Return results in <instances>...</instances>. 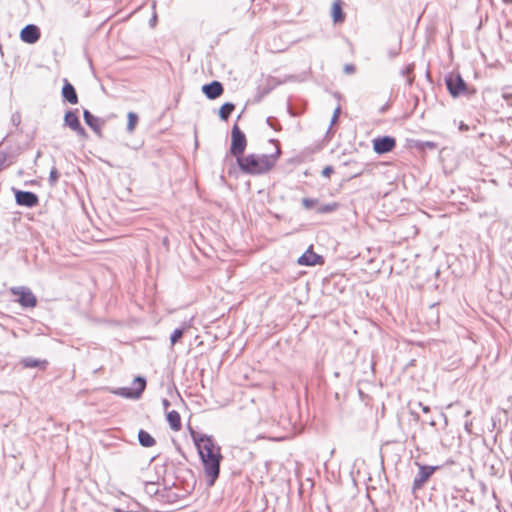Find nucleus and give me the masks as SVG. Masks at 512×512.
Masks as SVG:
<instances>
[{"label": "nucleus", "mask_w": 512, "mask_h": 512, "mask_svg": "<svg viewBox=\"0 0 512 512\" xmlns=\"http://www.w3.org/2000/svg\"><path fill=\"white\" fill-rule=\"evenodd\" d=\"M247 146V139L245 133L240 129L237 123H234L231 129V142L229 153L235 158L240 160L245 148Z\"/></svg>", "instance_id": "4"}, {"label": "nucleus", "mask_w": 512, "mask_h": 512, "mask_svg": "<svg viewBox=\"0 0 512 512\" xmlns=\"http://www.w3.org/2000/svg\"><path fill=\"white\" fill-rule=\"evenodd\" d=\"M274 162H231L228 174L238 177L239 174L258 175L272 169Z\"/></svg>", "instance_id": "3"}, {"label": "nucleus", "mask_w": 512, "mask_h": 512, "mask_svg": "<svg viewBox=\"0 0 512 512\" xmlns=\"http://www.w3.org/2000/svg\"><path fill=\"white\" fill-rule=\"evenodd\" d=\"M155 6H156V2H155V1H153V3H152V8H153V9H155Z\"/></svg>", "instance_id": "56"}, {"label": "nucleus", "mask_w": 512, "mask_h": 512, "mask_svg": "<svg viewBox=\"0 0 512 512\" xmlns=\"http://www.w3.org/2000/svg\"><path fill=\"white\" fill-rule=\"evenodd\" d=\"M61 100L64 104L76 105L79 102L77 91L74 85L67 79H63L61 88Z\"/></svg>", "instance_id": "12"}, {"label": "nucleus", "mask_w": 512, "mask_h": 512, "mask_svg": "<svg viewBox=\"0 0 512 512\" xmlns=\"http://www.w3.org/2000/svg\"><path fill=\"white\" fill-rule=\"evenodd\" d=\"M146 490L147 492L152 495V494H156L157 493V489L155 488V484L154 483H148L146 485Z\"/></svg>", "instance_id": "36"}, {"label": "nucleus", "mask_w": 512, "mask_h": 512, "mask_svg": "<svg viewBox=\"0 0 512 512\" xmlns=\"http://www.w3.org/2000/svg\"><path fill=\"white\" fill-rule=\"evenodd\" d=\"M400 50H401V40H399V43H398V45H397L396 47L391 48V49H389V50H388V56H389V58H390V59H393V58H395L396 56H398V55H399V53H400Z\"/></svg>", "instance_id": "30"}, {"label": "nucleus", "mask_w": 512, "mask_h": 512, "mask_svg": "<svg viewBox=\"0 0 512 512\" xmlns=\"http://www.w3.org/2000/svg\"><path fill=\"white\" fill-rule=\"evenodd\" d=\"M406 147L409 149H416L421 157L426 156V151H433L440 155L438 143L434 141H422L416 139H407Z\"/></svg>", "instance_id": "9"}, {"label": "nucleus", "mask_w": 512, "mask_h": 512, "mask_svg": "<svg viewBox=\"0 0 512 512\" xmlns=\"http://www.w3.org/2000/svg\"><path fill=\"white\" fill-rule=\"evenodd\" d=\"M444 83L449 95L454 98H471L477 92L476 88L469 86L459 72L450 71L444 76Z\"/></svg>", "instance_id": "2"}, {"label": "nucleus", "mask_w": 512, "mask_h": 512, "mask_svg": "<svg viewBox=\"0 0 512 512\" xmlns=\"http://www.w3.org/2000/svg\"><path fill=\"white\" fill-rule=\"evenodd\" d=\"M333 96H334L338 101H340V100H341V98H342L341 93H340V92H337V91H336V92H333Z\"/></svg>", "instance_id": "48"}, {"label": "nucleus", "mask_w": 512, "mask_h": 512, "mask_svg": "<svg viewBox=\"0 0 512 512\" xmlns=\"http://www.w3.org/2000/svg\"><path fill=\"white\" fill-rule=\"evenodd\" d=\"M244 111H245V107L242 109L240 114L237 116V120H239L242 117V114L244 113Z\"/></svg>", "instance_id": "53"}, {"label": "nucleus", "mask_w": 512, "mask_h": 512, "mask_svg": "<svg viewBox=\"0 0 512 512\" xmlns=\"http://www.w3.org/2000/svg\"><path fill=\"white\" fill-rule=\"evenodd\" d=\"M40 157H41V151H40V150H38V151L36 152V155H35V159H34V160H37V159H38V158H40Z\"/></svg>", "instance_id": "52"}, {"label": "nucleus", "mask_w": 512, "mask_h": 512, "mask_svg": "<svg viewBox=\"0 0 512 512\" xmlns=\"http://www.w3.org/2000/svg\"><path fill=\"white\" fill-rule=\"evenodd\" d=\"M10 137H11V134H10V133H9V134H7V135L3 138V140H2V142H1L0 144H1V145H4L5 143L9 142V141H10V140H9V138H10Z\"/></svg>", "instance_id": "46"}, {"label": "nucleus", "mask_w": 512, "mask_h": 512, "mask_svg": "<svg viewBox=\"0 0 512 512\" xmlns=\"http://www.w3.org/2000/svg\"><path fill=\"white\" fill-rule=\"evenodd\" d=\"M41 37V30L36 24L25 25L19 34V38L26 44H35Z\"/></svg>", "instance_id": "11"}, {"label": "nucleus", "mask_w": 512, "mask_h": 512, "mask_svg": "<svg viewBox=\"0 0 512 512\" xmlns=\"http://www.w3.org/2000/svg\"><path fill=\"white\" fill-rule=\"evenodd\" d=\"M302 204H303V206L306 209H313V208L317 209L318 200L317 199H312V198H303L302 199Z\"/></svg>", "instance_id": "29"}, {"label": "nucleus", "mask_w": 512, "mask_h": 512, "mask_svg": "<svg viewBox=\"0 0 512 512\" xmlns=\"http://www.w3.org/2000/svg\"><path fill=\"white\" fill-rule=\"evenodd\" d=\"M76 11L87 18L91 14V6L88 0H78L75 2Z\"/></svg>", "instance_id": "23"}, {"label": "nucleus", "mask_w": 512, "mask_h": 512, "mask_svg": "<svg viewBox=\"0 0 512 512\" xmlns=\"http://www.w3.org/2000/svg\"><path fill=\"white\" fill-rule=\"evenodd\" d=\"M139 122V116L136 112L129 111L127 113V125L126 130L128 133H132Z\"/></svg>", "instance_id": "25"}, {"label": "nucleus", "mask_w": 512, "mask_h": 512, "mask_svg": "<svg viewBox=\"0 0 512 512\" xmlns=\"http://www.w3.org/2000/svg\"><path fill=\"white\" fill-rule=\"evenodd\" d=\"M11 293L18 296L17 302L25 308H34L37 305V298L32 291L24 286L11 288Z\"/></svg>", "instance_id": "8"}, {"label": "nucleus", "mask_w": 512, "mask_h": 512, "mask_svg": "<svg viewBox=\"0 0 512 512\" xmlns=\"http://www.w3.org/2000/svg\"><path fill=\"white\" fill-rule=\"evenodd\" d=\"M235 104L233 102L223 103L218 110V117L221 121L227 122L235 110Z\"/></svg>", "instance_id": "20"}, {"label": "nucleus", "mask_w": 512, "mask_h": 512, "mask_svg": "<svg viewBox=\"0 0 512 512\" xmlns=\"http://www.w3.org/2000/svg\"><path fill=\"white\" fill-rule=\"evenodd\" d=\"M419 406L421 407L424 413H428L430 411V408L426 405H423L422 403H419Z\"/></svg>", "instance_id": "45"}, {"label": "nucleus", "mask_w": 512, "mask_h": 512, "mask_svg": "<svg viewBox=\"0 0 512 512\" xmlns=\"http://www.w3.org/2000/svg\"><path fill=\"white\" fill-rule=\"evenodd\" d=\"M21 364L25 368L41 367L44 369L47 365V361L46 360H38V359H35L32 357H25L21 360Z\"/></svg>", "instance_id": "22"}, {"label": "nucleus", "mask_w": 512, "mask_h": 512, "mask_svg": "<svg viewBox=\"0 0 512 512\" xmlns=\"http://www.w3.org/2000/svg\"><path fill=\"white\" fill-rule=\"evenodd\" d=\"M266 123L268 126H270L275 131H278L281 129V125L276 117H273V116L267 117Z\"/></svg>", "instance_id": "28"}, {"label": "nucleus", "mask_w": 512, "mask_h": 512, "mask_svg": "<svg viewBox=\"0 0 512 512\" xmlns=\"http://www.w3.org/2000/svg\"><path fill=\"white\" fill-rule=\"evenodd\" d=\"M184 330V328H178L173 331L170 337L172 345H175L179 341V339L183 336Z\"/></svg>", "instance_id": "27"}, {"label": "nucleus", "mask_w": 512, "mask_h": 512, "mask_svg": "<svg viewBox=\"0 0 512 512\" xmlns=\"http://www.w3.org/2000/svg\"><path fill=\"white\" fill-rule=\"evenodd\" d=\"M146 387V381L143 377H136L133 382V388L122 387L114 391L115 394L124 398L138 399Z\"/></svg>", "instance_id": "7"}, {"label": "nucleus", "mask_w": 512, "mask_h": 512, "mask_svg": "<svg viewBox=\"0 0 512 512\" xmlns=\"http://www.w3.org/2000/svg\"><path fill=\"white\" fill-rule=\"evenodd\" d=\"M344 2L342 0H334L330 9V16L334 25H339L345 22L346 13L343 10Z\"/></svg>", "instance_id": "18"}, {"label": "nucleus", "mask_w": 512, "mask_h": 512, "mask_svg": "<svg viewBox=\"0 0 512 512\" xmlns=\"http://www.w3.org/2000/svg\"><path fill=\"white\" fill-rule=\"evenodd\" d=\"M114 512H130V511H123V510H121L119 508H116V509H114Z\"/></svg>", "instance_id": "54"}, {"label": "nucleus", "mask_w": 512, "mask_h": 512, "mask_svg": "<svg viewBox=\"0 0 512 512\" xmlns=\"http://www.w3.org/2000/svg\"><path fill=\"white\" fill-rule=\"evenodd\" d=\"M340 113H341V105L338 103V105L335 107L332 115H334V118H339Z\"/></svg>", "instance_id": "41"}, {"label": "nucleus", "mask_w": 512, "mask_h": 512, "mask_svg": "<svg viewBox=\"0 0 512 512\" xmlns=\"http://www.w3.org/2000/svg\"><path fill=\"white\" fill-rule=\"evenodd\" d=\"M269 144L273 147V151L270 153L255 154L250 153L240 158V160H278L281 156V148L278 140L270 139Z\"/></svg>", "instance_id": "10"}, {"label": "nucleus", "mask_w": 512, "mask_h": 512, "mask_svg": "<svg viewBox=\"0 0 512 512\" xmlns=\"http://www.w3.org/2000/svg\"><path fill=\"white\" fill-rule=\"evenodd\" d=\"M162 405L165 410H167L170 406V402L167 399L162 400Z\"/></svg>", "instance_id": "44"}, {"label": "nucleus", "mask_w": 512, "mask_h": 512, "mask_svg": "<svg viewBox=\"0 0 512 512\" xmlns=\"http://www.w3.org/2000/svg\"><path fill=\"white\" fill-rule=\"evenodd\" d=\"M287 111H288V113H289L291 116H293V117L298 116V115H300V114L302 113V110H299L298 112H294V111L292 110V108H291V106H290V104H289V103H288V105H287Z\"/></svg>", "instance_id": "40"}, {"label": "nucleus", "mask_w": 512, "mask_h": 512, "mask_svg": "<svg viewBox=\"0 0 512 512\" xmlns=\"http://www.w3.org/2000/svg\"><path fill=\"white\" fill-rule=\"evenodd\" d=\"M15 200L20 206L34 207L38 204V197L30 191L15 190Z\"/></svg>", "instance_id": "16"}, {"label": "nucleus", "mask_w": 512, "mask_h": 512, "mask_svg": "<svg viewBox=\"0 0 512 512\" xmlns=\"http://www.w3.org/2000/svg\"><path fill=\"white\" fill-rule=\"evenodd\" d=\"M333 172V168L331 166H326L323 170H322V175L324 177H329L331 175V173Z\"/></svg>", "instance_id": "37"}, {"label": "nucleus", "mask_w": 512, "mask_h": 512, "mask_svg": "<svg viewBox=\"0 0 512 512\" xmlns=\"http://www.w3.org/2000/svg\"><path fill=\"white\" fill-rule=\"evenodd\" d=\"M464 428L468 433H470L472 428V421H466L464 424Z\"/></svg>", "instance_id": "43"}, {"label": "nucleus", "mask_w": 512, "mask_h": 512, "mask_svg": "<svg viewBox=\"0 0 512 512\" xmlns=\"http://www.w3.org/2000/svg\"><path fill=\"white\" fill-rule=\"evenodd\" d=\"M413 68H414V64H408L401 70V74L408 75L409 73H411L413 71Z\"/></svg>", "instance_id": "35"}, {"label": "nucleus", "mask_w": 512, "mask_h": 512, "mask_svg": "<svg viewBox=\"0 0 512 512\" xmlns=\"http://www.w3.org/2000/svg\"><path fill=\"white\" fill-rule=\"evenodd\" d=\"M502 97L509 105H512V103H510V101L512 100V93L504 92L502 94Z\"/></svg>", "instance_id": "39"}, {"label": "nucleus", "mask_w": 512, "mask_h": 512, "mask_svg": "<svg viewBox=\"0 0 512 512\" xmlns=\"http://www.w3.org/2000/svg\"><path fill=\"white\" fill-rule=\"evenodd\" d=\"M201 92L208 100H215L223 95L224 86L218 80H212L201 87Z\"/></svg>", "instance_id": "13"}, {"label": "nucleus", "mask_w": 512, "mask_h": 512, "mask_svg": "<svg viewBox=\"0 0 512 512\" xmlns=\"http://www.w3.org/2000/svg\"><path fill=\"white\" fill-rule=\"evenodd\" d=\"M338 208V204L333 202L329 204H322L317 206V211L319 213H330L335 211Z\"/></svg>", "instance_id": "26"}, {"label": "nucleus", "mask_w": 512, "mask_h": 512, "mask_svg": "<svg viewBox=\"0 0 512 512\" xmlns=\"http://www.w3.org/2000/svg\"><path fill=\"white\" fill-rule=\"evenodd\" d=\"M337 120H338V118H334V115H332V117H331V122H330V126H329V128H328V130H327V132H326V134H327V135H328L329 133H331V132H332V125H333L334 123H336V121H337Z\"/></svg>", "instance_id": "42"}, {"label": "nucleus", "mask_w": 512, "mask_h": 512, "mask_svg": "<svg viewBox=\"0 0 512 512\" xmlns=\"http://www.w3.org/2000/svg\"><path fill=\"white\" fill-rule=\"evenodd\" d=\"M145 512H147V511H145Z\"/></svg>", "instance_id": "58"}, {"label": "nucleus", "mask_w": 512, "mask_h": 512, "mask_svg": "<svg viewBox=\"0 0 512 512\" xmlns=\"http://www.w3.org/2000/svg\"><path fill=\"white\" fill-rule=\"evenodd\" d=\"M413 80H414V79H413V77H408V78H407V83H408V85H412Z\"/></svg>", "instance_id": "51"}, {"label": "nucleus", "mask_w": 512, "mask_h": 512, "mask_svg": "<svg viewBox=\"0 0 512 512\" xmlns=\"http://www.w3.org/2000/svg\"><path fill=\"white\" fill-rule=\"evenodd\" d=\"M167 422L173 431H179L182 427L180 414L175 411H169L166 414Z\"/></svg>", "instance_id": "21"}, {"label": "nucleus", "mask_w": 512, "mask_h": 512, "mask_svg": "<svg viewBox=\"0 0 512 512\" xmlns=\"http://www.w3.org/2000/svg\"><path fill=\"white\" fill-rule=\"evenodd\" d=\"M59 179V173L56 168H52L49 175V181L51 185H54Z\"/></svg>", "instance_id": "31"}, {"label": "nucleus", "mask_w": 512, "mask_h": 512, "mask_svg": "<svg viewBox=\"0 0 512 512\" xmlns=\"http://www.w3.org/2000/svg\"><path fill=\"white\" fill-rule=\"evenodd\" d=\"M63 125L76 132V134L81 138H86L88 136L85 128L81 125L78 109L66 110L63 118Z\"/></svg>", "instance_id": "5"}, {"label": "nucleus", "mask_w": 512, "mask_h": 512, "mask_svg": "<svg viewBox=\"0 0 512 512\" xmlns=\"http://www.w3.org/2000/svg\"><path fill=\"white\" fill-rule=\"evenodd\" d=\"M32 141V137L29 135H25L24 141L20 144L18 143L16 146H9L6 148L4 152H2V156H0V160H7L9 158H14L25 150L29 143Z\"/></svg>", "instance_id": "17"}, {"label": "nucleus", "mask_w": 512, "mask_h": 512, "mask_svg": "<svg viewBox=\"0 0 512 512\" xmlns=\"http://www.w3.org/2000/svg\"><path fill=\"white\" fill-rule=\"evenodd\" d=\"M505 3H512V0H503Z\"/></svg>", "instance_id": "57"}, {"label": "nucleus", "mask_w": 512, "mask_h": 512, "mask_svg": "<svg viewBox=\"0 0 512 512\" xmlns=\"http://www.w3.org/2000/svg\"><path fill=\"white\" fill-rule=\"evenodd\" d=\"M356 71V67L352 63H347L343 66V72L345 74H353Z\"/></svg>", "instance_id": "33"}, {"label": "nucleus", "mask_w": 512, "mask_h": 512, "mask_svg": "<svg viewBox=\"0 0 512 512\" xmlns=\"http://www.w3.org/2000/svg\"><path fill=\"white\" fill-rule=\"evenodd\" d=\"M470 413H471V412H470V410H467V411L465 412V417H468V416L470 415Z\"/></svg>", "instance_id": "55"}, {"label": "nucleus", "mask_w": 512, "mask_h": 512, "mask_svg": "<svg viewBox=\"0 0 512 512\" xmlns=\"http://www.w3.org/2000/svg\"><path fill=\"white\" fill-rule=\"evenodd\" d=\"M459 129L462 130V131H467L468 130V125H466L463 122H461L460 125H459Z\"/></svg>", "instance_id": "47"}, {"label": "nucleus", "mask_w": 512, "mask_h": 512, "mask_svg": "<svg viewBox=\"0 0 512 512\" xmlns=\"http://www.w3.org/2000/svg\"><path fill=\"white\" fill-rule=\"evenodd\" d=\"M138 440L143 447H152L156 443L155 439L144 430L139 431Z\"/></svg>", "instance_id": "24"}, {"label": "nucleus", "mask_w": 512, "mask_h": 512, "mask_svg": "<svg viewBox=\"0 0 512 512\" xmlns=\"http://www.w3.org/2000/svg\"><path fill=\"white\" fill-rule=\"evenodd\" d=\"M194 441L204 466L207 485L213 486L220 472L222 459L220 447L214 443L212 437L207 435L194 438Z\"/></svg>", "instance_id": "1"}, {"label": "nucleus", "mask_w": 512, "mask_h": 512, "mask_svg": "<svg viewBox=\"0 0 512 512\" xmlns=\"http://www.w3.org/2000/svg\"><path fill=\"white\" fill-rule=\"evenodd\" d=\"M419 471L417 475L414 478L413 481V489H420L430 478V476L435 472V470L438 468L437 466H426V465H420Z\"/></svg>", "instance_id": "15"}, {"label": "nucleus", "mask_w": 512, "mask_h": 512, "mask_svg": "<svg viewBox=\"0 0 512 512\" xmlns=\"http://www.w3.org/2000/svg\"><path fill=\"white\" fill-rule=\"evenodd\" d=\"M11 122L15 127H18L21 123V115L19 112H15L11 115Z\"/></svg>", "instance_id": "32"}, {"label": "nucleus", "mask_w": 512, "mask_h": 512, "mask_svg": "<svg viewBox=\"0 0 512 512\" xmlns=\"http://www.w3.org/2000/svg\"><path fill=\"white\" fill-rule=\"evenodd\" d=\"M157 21H158L157 14H156V12H153L151 18L149 19V26L151 28H154L157 24Z\"/></svg>", "instance_id": "34"}, {"label": "nucleus", "mask_w": 512, "mask_h": 512, "mask_svg": "<svg viewBox=\"0 0 512 512\" xmlns=\"http://www.w3.org/2000/svg\"><path fill=\"white\" fill-rule=\"evenodd\" d=\"M321 262V256L313 252L311 248L308 249L305 253H303L302 256H300L298 259V264L304 266H314Z\"/></svg>", "instance_id": "19"}, {"label": "nucleus", "mask_w": 512, "mask_h": 512, "mask_svg": "<svg viewBox=\"0 0 512 512\" xmlns=\"http://www.w3.org/2000/svg\"><path fill=\"white\" fill-rule=\"evenodd\" d=\"M83 120L85 124L98 136H101L102 126L105 120L94 115L90 110L83 108Z\"/></svg>", "instance_id": "14"}, {"label": "nucleus", "mask_w": 512, "mask_h": 512, "mask_svg": "<svg viewBox=\"0 0 512 512\" xmlns=\"http://www.w3.org/2000/svg\"><path fill=\"white\" fill-rule=\"evenodd\" d=\"M270 88L268 89H264L262 92L258 93V95L256 96V100L257 101H260L264 96H266L267 94H269L270 92Z\"/></svg>", "instance_id": "38"}, {"label": "nucleus", "mask_w": 512, "mask_h": 512, "mask_svg": "<svg viewBox=\"0 0 512 512\" xmlns=\"http://www.w3.org/2000/svg\"><path fill=\"white\" fill-rule=\"evenodd\" d=\"M396 146V139L390 135H381L372 139L373 151L379 155H385Z\"/></svg>", "instance_id": "6"}, {"label": "nucleus", "mask_w": 512, "mask_h": 512, "mask_svg": "<svg viewBox=\"0 0 512 512\" xmlns=\"http://www.w3.org/2000/svg\"><path fill=\"white\" fill-rule=\"evenodd\" d=\"M388 107H389V104H385V105H383V106L380 108V112H381V113L386 112V110L388 109Z\"/></svg>", "instance_id": "49"}, {"label": "nucleus", "mask_w": 512, "mask_h": 512, "mask_svg": "<svg viewBox=\"0 0 512 512\" xmlns=\"http://www.w3.org/2000/svg\"><path fill=\"white\" fill-rule=\"evenodd\" d=\"M425 76H426V79H427L430 83H432V82H433V81H432V79H431V76H430V72H429V70H427V71H426Z\"/></svg>", "instance_id": "50"}]
</instances>
